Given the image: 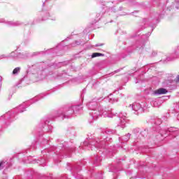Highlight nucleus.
<instances>
[{"mask_svg":"<svg viewBox=\"0 0 179 179\" xmlns=\"http://www.w3.org/2000/svg\"><path fill=\"white\" fill-rule=\"evenodd\" d=\"M18 110H19L20 113H23L24 111L26 110V108L24 107V105H20V106L18 107Z\"/></svg>","mask_w":179,"mask_h":179,"instance_id":"nucleus-9","label":"nucleus"},{"mask_svg":"<svg viewBox=\"0 0 179 179\" xmlns=\"http://www.w3.org/2000/svg\"><path fill=\"white\" fill-rule=\"evenodd\" d=\"M3 167H5V162H0V170H2Z\"/></svg>","mask_w":179,"mask_h":179,"instance_id":"nucleus-12","label":"nucleus"},{"mask_svg":"<svg viewBox=\"0 0 179 179\" xmlns=\"http://www.w3.org/2000/svg\"><path fill=\"white\" fill-rule=\"evenodd\" d=\"M18 72H20V67H16L15 69H14V70L13 71V75H17Z\"/></svg>","mask_w":179,"mask_h":179,"instance_id":"nucleus-10","label":"nucleus"},{"mask_svg":"<svg viewBox=\"0 0 179 179\" xmlns=\"http://www.w3.org/2000/svg\"><path fill=\"white\" fill-rule=\"evenodd\" d=\"M80 110V106H73L69 107L66 110V115H64V118H68V115H72L75 111H79Z\"/></svg>","mask_w":179,"mask_h":179,"instance_id":"nucleus-2","label":"nucleus"},{"mask_svg":"<svg viewBox=\"0 0 179 179\" xmlns=\"http://www.w3.org/2000/svg\"><path fill=\"white\" fill-rule=\"evenodd\" d=\"M130 107L131 108V110L137 113L136 114H139L143 111V109H142V106L139 103H134L130 105Z\"/></svg>","mask_w":179,"mask_h":179,"instance_id":"nucleus-3","label":"nucleus"},{"mask_svg":"<svg viewBox=\"0 0 179 179\" xmlns=\"http://www.w3.org/2000/svg\"><path fill=\"white\" fill-rule=\"evenodd\" d=\"M120 122L118 127L121 128H125L127 124H128V119L127 118V113H119Z\"/></svg>","mask_w":179,"mask_h":179,"instance_id":"nucleus-1","label":"nucleus"},{"mask_svg":"<svg viewBox=\"0 0 179 179\" xmlns=\"http://www.w3.org/2000/svg\"><path fill=\"white\" fill-rule=\"evenodd\" d=\"M171 131H173V129H169V132H171Z\"/></svg>","mask_w":179,"mask_h":179,"instance_id":"nucleus-22","label":"nucleus"},{"mask_svg":"<svg viewBox=\"0 0 179 179\" xmlns=\"http://www.w3.org/2000/svg\"><path fill=\"white\" fill-rule=\"evenodd\" d=\"M3 20H0V23H3Z\"/></svg>","mask_w":179,"mask_h":179,"instance_id":"nucleus-19","label":"nucleus"},{"mask_svg":"<svg viewBox=\"0 0 179 179\" xmlns=\"http://www.w3.org/2000/svg\"><path fill=\"white\" fill-rule=\"evenodd\" d=\"M177 81L179 82V76H177Z\"/></svg>","mask_w":179,"mask_h":179,"instance_id":"nucleus-18","label":"nucleus"},{"mask_svg":"<svg viewBox=\"0 0 179 179\" xmlns=\"http://www.w3.org/2000/svg\"><path fill=\"white\" fill-rule=\"evenodd\" d=\"M107 117H108L109 118H112L113 117V116L110 115H108Z\"/></svg>","mask_w":179,"mask_h":179,"instance_id":"nucleus-17","label":"nucleus"},{"mask_svg":"<svg viewBox=\"0 0 179 179\" xmlns=\"http://www.w3.org/2000/svg\"><path fill=\"white\" fill-rule=\"evenodd\" d=\"M101 45H104V44L103 43L96 44L95 45V47H101Z\"/></svg>","mask_w":179,"mask_h":179,"instance_id":"nucleus-14","label":"nucleus"},{"mask_svg":"<svg viewBox=\"0 0 179 179\" xmlns=\"http://www.w3.org/2000/svg\"><path fill=\"white\" fill-rule=\"evenodd\" d=\"M167 90L164 88H159L155 91V94H166Z\"/></svg>","mask_w":179,"mask_h":179,"instance_id":"nucleus-6","label":"nucleus"},{"mask_svg":"<svg viewBox=\"0 0 179 179\" xmlns=\"http://www.w3.org/2000/svg\"><path fill=\"white\" fill-rule=\"evenodd\" d=\"M7 24H8V26H19L20 24L19 22H14L12 21L8 22Z\"/></svg>","mask_w":179,"mask_h":179,"instance_id":"nucleus-7","label":"nucleus"},{"mask_svg":"<svg viewBox=\"0 0 179 179\" xmlns=\"http://www.w3.org/2000/svg\"><path fill=\"white\" fill-rule=\"evenodd\" d=\"M175 55H176L175 58H179V49L176 50Z\"/></svg>","mask_w":179,"mask_h":179,"instance_id":"nucleus-13","label":"nucleus"},{"mask_svg":"<svg viewBox=\"0 0 179 179\" xmlns=\"http://www.w3.org/2000/svg\"><path fill=\"white\" fill-rule=\"evenodd\" d=\"M11 57H13V52L11 53Z\"/></svg>","mask_w":179,"mask_h":179,"instance_id":"nucleus-24","label":"nucleus"},{"mask_svg":"<svg viewBox=\"0 0 179 179\" xmlns=\"http://www.w3.org/2000/svg\"><path fill=\"white\" fill-rule=\"evenodd\" d=\"M84 145L85 146H87V148H91L92 150H93L94 148H99V143H97V141L96 143H92V144H89L87 142H85Z\"/></svg>","mask_w":179,"mask_h":179,"instance_id":"nucleus-5","label":"nucleus"},{"mask_svg":"<svg viewBox=\"0 0 179 179\" xmlns=\"http://www.w3.org/2000/svg\"><path fill=\"white\" fill-rule=\"evenodd\" d=\"M157 103H158L157 101H155V103H154L155 107H159V106H157Z\"/></svg>","mask_w":179,"mask_h":179,"instance_id":"nucleus-15","label":"nucleus"},{"mask_svg":"<svg viewBox=\"0 0 179 179\" xmlns=\"http://www.w3.org/2000/svg\"><path fill=\"white\" fill-rule=\"evenodd\" d=\"M1 82H2V77L0 76V87H1Z\"/></svg>","mask_w":179,"mask_h":179,"instance_id":"nucleus-16","label":"nucleus"},{"mask_svg":"<svg viewBox=\"0 0 179 179\" xmlns=\"http://www.w3.org/2000/svg\"><path fill=\"white\" fill-rule=\"evenodd\" d=\"M2 58H3V55L0 56V59H2Z\"/></svg>","mask_w":179,"mask_h":179,"instance_id":"nucleus-20","label":"nucleus"},{"mask_svg":"<svg viewBox=\"0 0 179 179\" xmlns=\"http://www.w3.org/2000/svg\"><path fill=\"white\" fill-rule=\"evenodd\" d=\"M77 45H79L80 44L79 42H76Z\"/></svg>","mask_w":179,"mask_h":179,"instance_id":"nucleus-23","label":"nucleus"},{"mask_svg":"<svg viewBox=\"0 0 179 179\" xmlns=\"http://www.w3.org/2000/svg\"><path fill=\"white\" fill-rule=\"evenodd\" d=\"M103 56H104V55H103L101 53L95 52V53L92 54V57L96 58V57H103Z\"/></svg>","mask_w":179,"mask_h":179,"instance_id":"nucleus-8","label":"nucleus"},{"mask_svg":"<svg viewBox=\"0 0 179 179\" xmlns=\"http://www.w3.org/2000/svg\"><path fill=\"white\" fill-rule=\"evenodd\" d=\"M131 138V134H127L126 136H123V141H128Z\"/></svg>","mask_w":179,"mask_h":179,"instance_id":"nucleus-11","label":"nucleus"},{"mask_svg":"<svg viewBox=\"0 0 179 179\" xmlns=\"http://www.w3.org/2000/svg\"><path fill=\"white\" fill-rule=\"evenodd\" d=\"M90 114H91L92 118H93V120H97V118H99L100 117V115H101V112H99L97 110H94Z\"/></svg>","mask_w":179,"mask_h":179,"instance_id":"nucleus-4","label":"nucleus"},{"mask_svg":"<svg viewBox=\"0 0 179 179\" xmlns=\"http://www.w3.org/2000/svg\"><path fill=\"white\" fill-rule=\"evenodd\" d=\"M89 106H93L92 103H90Z\"/></svg>","mask_w":179,"mask_h":179,"instance_id":"nucleus-21","label":"nucleus"}]
</instances>
